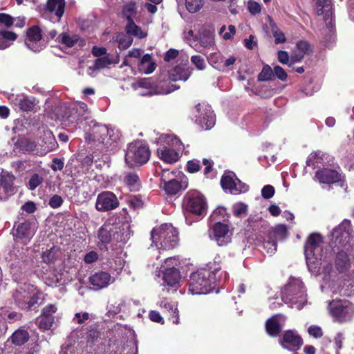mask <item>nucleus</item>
Returning <instances> with one entry per match:
<instances>
[{
  "mask_svg": "<svg viewBox=\"0 0 354 354\" xmlns=\"http://www.w3.org/2000/svg\"><path fill=\"white\" fill-rule=\"evenodd\" d=\"M192 68L187 65L176 66L168 71L169 78L171 81H186L192 74Z\"/></svg>",
  "mask_w": 354,
  "mask_h": 354,
  "instance_id": "nucleus-27",
  "label": "nucleus"
},
{
  "mask_svg": "<svg viewBox=\"0 0 354 354\" xmlns=\"http://www.w3.org/2000/svg\"><path fill=\"white\" fill-rule=\"evenodd\" d=\"M8 99L15 106H17L24 111L33 110L36 105V100L35 97H28L23 94L17 95L10 93L8 95Z\"/></svg>",
  "mask_w": 354,
  "mask_h": 354,
  "instance_id": "nucleus-20",
  "label": "nucleus"
},
{
  "mask_svg": "<svg viewBox=\"0 0 354 354\" xmlns=\"http://www.w3.org/2000/svg\"><path fill=\"white\" fill-rule=\"evenodd\" d=\"M220 267H215L213 271L201 269L190 275L189 291L192 295L207 294L212 290L216 282L221 280L223 273H220Z\"/></svg>",
  "mask_w": 354,
  "mask_h": 354,
  "instance_id": "nucleus-1",
  "label": "nucleus"
},
{
  "mask_svg": "<svg viewBox=\"0 0 354 354\" xmlns=\"http://www.w3.org/2000/svg\"><path fill=\"white\" fill-rule=\"evenodd\" d=\"M142 52L138 48H133L131 50L129 51L128 55H127L124 59L123 64L126 66H131L133 64L132 62L129 60V58H140Z\"/></svg>",
  "mask_w": 354,
  "mask_h": 354,
  "instance_id": "nucleus-55",
  "label": "nucleus"
},
{
  "mask_svg": "<svg viewBox=\"0 0 354 354\" xmlns=\"http://www.w3.org/2000/svg\"><path fill=\"white\" fill-rule=\"evenodd\" d=\"M89 319V314L86 312L77 313L73 318V322L77 324L85 323Z\"/></svg>",
  "mask_w": 354,
  "mask_h": 354,
  "instance_id": "nucleus-62",
  "label": "nucleus"
},
{
  "mask_svg": "<svg viewBox=\"0 0 354 354\" xmlns=\"http://www.w3.org/2000/svg\"><path fill=\"white\" fill-rule=\"evenodd\" d=\"M25 44L33 52H39L43 48L44 42L41 41V31L38 27L33 26L28 29Z\"/></svg>",
  "mask_w": 354,
  "mask_h": 354,
  "instance_id": "nucleus-22",
  "label": "nucleus"
},
{
  "mask_svg": "<svg viewBox=\"0 0 354 354\" xmlns=\"http://www.w3.org/2000/svg\"><path fill=\"white\" fill-rule=\"evenodd\" d=\"M351 227L350 221L344 220L337 227H336L331 233L332 241L335 247L342 248L348 250L350 247V234Z\"/></svg>",
  "mask_w": 354,
  "mask_h": 354,
  "instance_id": "nucleus-14",
  "label": "nucleus"
},
{
  "mask_svg": "<svg viewBox=\"0 0 354 354\" xmlns=\"http://www.w3.org/2000/svg\"><path fill=\"white\" fill-rule=\"evenodd\" d=\"M124 183L131 189L137 190L140 186L139 178L136 174L129 173L124 176Z\"/></svg>",
  "mask_w": 354,
  "mask_h": 354,
  "instance_id": "nucleus-46",
  "label": "nucleus"
},
{
  "mask_svg": "<svg viewBox=\"0 0 354 354\" xmlns=\"http://www.w3.org/2000/svg\"><path fill=\"white\" fill-rule=\"evenodd\" d=\"M14 176L10 175L1 176L0 178V198H6L8 196L13 194Z\"/></svg>",
  "mask_w": 354,
  "mask_h": 354,
  "instance_id": "nucleus-30",
  "label": "nucleus"
},
{
  "mask_svg": "<svg viewBox=\"0 0 354 354\" xmlns=\"http://www.w3.org/2000/svg\"><path fill=\"white\" fill-rule=\"evenodd\" d=\"M40 145L45 154L57 149L58 144L51 131H44V135Z\"/></svg>",
  "mask_w": 354,
  "mask_h": 354,
  "instance_id": "nucleus-31",
  "label": "nucleus"
},
{
  "mask_svg": "<svg viewBox=\"0 0 354 354\" xmlns=\"http://www.w3.org/2000/svg\"><path fill=\"white\" fill-rule=\"evenodd\" d=\"M138 84L140 87L149 89L147 93H140L142 95H166L179 88V86L167 82L164 79L157 84L152 83L149 80H142Z\"/></svg>",
  "mask_w": 354,
  "mask_h": 354,
  "instance_id": "nucleus-12",
  "label": "nucleus"
},
{
  "mask_svg": "<svg viewBox=\"0 0 354 354\" xmlns=\"http://www.w3.org/2000/svg\"><path fill=\"white\" fill-rule=\"evenodd\" d=\"M0 315L4 318L7 317L10 322H16L21 319L22 315L15 311H8L7 309L1 308Z\"/></svg>",
  "mask_w": 354,
  "mask_h": 354,
  "instance_id": "nucleus-50",
  "label": "nucleus"
},
{
  "mask_svg": "<svg viewBox=\"0 0 354 354\" xmlns=\"http://www.w3.org/2000/svg\"><path fill=\"white\" fill-rule=\"evenodd\" d=\"M328 310L330 315L340 322L351 318L353 315V307L346 300H333L328 304Z\"/></svg>",
  "mask_w": 354,
  "mask_h": 354,
  "instance_id": "nucleus-13",
  "label": "nucleus"
},
{
  "mask_svg": "<svg viewBox=\"0 0 354 354\" xmlns=\"http://www.w3.org/2000/svg\"><path fill=\"white\" fill-rule=\"evenodd\" d=\"M163 170L161 182L163 184V189L167 194L175 195L180 190L185 189L187 187L186 177L180 172Z\"/></svg>",
  "mask_w": 354,
  "mask_h": 354,
  "instance_id": "nucleus-7",
  "label": "nucleus"
},
{
  "mask_svg": "<svg viewBox=\"0 0 354 354\" xmlns=\"http://www.w3.org/2000/svg\"><path fill=\"white\" fill-rule=\"evenodd\" d=\"M35 225L29 222H24L20 223L17 229L15 236L20 239H30L35 234Z\"/></svg>",
  "mask_w": 354,
  "mask_h": 354,
  "instance_id": "nucleus-34",
  "label": "nucleus"
},
{
  "mask_svg": "<svg viewBox=\"0 0 354 354\" xmlns=\"http://www.w3.org/2000/svg\"><path fill=\"white\" fill-rule=\"evenodd\" d=\"M184 209L195 215H203L206 212L207 203L205 197L197 191L188 192L184 198Z\"/></svg>",
  "mask_w": 354,
  "mask_h": 354,
  "instance_id": "nucleus-10",
  "label": "nucleus"
},
{
  "mask_svg": "<svg viewBox=\"0 0 354 354\" xmlns=\"http://www.w3.org/2000/svg\"><path fill=\"white\" fill-rule=\"evenodd\" d=\"M279 343L283 348L295 351L301 347L303 342L301 337L295 331L288 330L283 333Z\"/></svg>",
  "mask_w": 354,
  "mask_h": 354,
  "instance_id": "nucleus-23",
  "label": "nucleus"
},
{
  "mask_svg": "<svg viewBox=\"0 0 354 354\" xmlns=\"http://www.w3.org/2000/svg\"><path fill=\"white\" fill-rule=\"evenodd\" d=\"M149 157L150 151L148 146L144 142L138 140L129 145L125 153V161L132 167L145 164Z\"/></svg>",
  "mask_w": 354,
  "mask_h": 354,
  "instance_id": "nucleus-5",
  "label": "nucleus"
},
{
  "mask_svg": "<svg viewBox=\"0 0 354 354\" xmlns=\"http://www.w3.org/2000/svg\"><path fill=\"white\" fill-rule=\"evenodd\" d=\"M263 248L267 251L270 255L274 254L277 251V241L270 237L268 241H266L263 244Z\"/></svg>",
  "mask_w": 354,
  "mask_h": 354,
  "instance_id": "nucleus-56",
  "label": "nucleus"
},
{
  "mask_svg": "<svg viewBox=\"0 0 354 354\" xmlns=\"http://www.w3.org/2000/svg\"><path fill=\"white\" fill-rule=\"evenodd\" d=\"M220 60V62H215L216 66L214 67L221 71H225L230 66L234 64L236 59L233 57H230L225 59L223 57H221Z\"/></svg>",
  "mask_w": 354,
  "mask_h": 354,
  "instance_id": "nucleus-49",
  "label": "nucleus"
},
{
  "mask_svg": "<svg viewBox=\"0 0 354 354\" xmlns=\"http://www.w3.org/2000/svg\"><path fill=\"white\" fill-rule=\"evenodd\" d=\"M326 156V154L321 151L313 152L309 155L306 164L309 167H318L319 164H323L324 162Z\"/></svg>",
  "mask_w": 354,
  "mask_h": 354,
  "instance_id": "nucleus-40",
  "label": "nucleus"
},
{
  "mask_svg": "<svg viewBox=\"0 0 354 354\" xmlns=\"http://www.w3.org/2000/svg\"><path fill=\"white\" fill-rule=\"evenodd\" d=\"M55 322L54 317H46L41 315L37 319V326L42 330H50Z\"/></svg>",
  "mask_w": 354,
  "mask_h": 354,
  "instance_id": "nucleus-44",
  "label": "nucleus"
},
{
  "mask_svg": "<svg viewBox=\"0 0 354 354\" xmlns=\"http://www.w3.org/2000/svg\"><path fill=\"white\" fill-rule=\"evenodd\" d=\"M43 181V178L37 174L31 176L28 183V187L30 190H34Z\"/></svg>",
  "mask_w": 354,
  "mask_h": 354,
  "instance_id": "nucleus-54",
  "label": "nucleus"
},
{
  "mask_svg": "<svg viewBox=\"0 0 354 354\" xmlns=\"http://www.w3.org/2000/svg\"><path fill=\"white\" fill-rule=\"evenodd\" d=\"M112 63H113V62L107 56H104V57L97 58L95 61L94 64H95V68L100 70V69L104 68L105 67H107Z\"/></svg>",
  "mask_w": 354,
  "mask_h": 354,
  "instance_id": "nucleus-57",
  "label": "nucleus"
},
{
  "mask_svg": "<svg viewBox=\"0 0 354 354\" xmlns=\"http://www.w3.org/2000/svg\"><path fill=\"white\" fill-rule=\"evenodd\" d=\"M71 280V279L67 276L66 272L55 270L53 273L46 277V283L50 286H57L65 284Z\"/></svg>",
  "mask_w": 354,
  "mask_h": 354,
  "instance_id": "nucleus-33",
  "label": "nucleus"
},
{
  "mask_svg": "<svg viewBox=\"0 0 354 354\" xmlns=\"http://www.w3.org/2000/svg\"><path fill=\"white\" fill-rule=\"evenodd\" d=\"M282 301L292 308L301 309L306 304L307 299L302 281L290 278L281 292Z\"/></svg>",
  "mask_w": 354,
  "mask_h": 354,
  "instance_id": "nucleus-3",
  "label": "nucleus"
},
{
  "mask_svg": "<svg viewBox=\"0 0 354 354\" xmlns=\"http://www.w3.org/2000/svg\"><path fill=\"white\" fill-rule=\"evenodd\" d=\"M203 0H185L186 8L191 13L198 12L203 8Z\"/></svg>",
  "mask_w": 354,
  "mask_h": 354,
  "instance_id": "nucleus-48",
  "label": "nucleus"
},
{
  "mask_svg": "<svg viewBox=\"0 0 354 354\" xmlns=\"http://www.w3.org/2000/svg\"><path fill=\"white\" fill-rule=\"evenodd\" d=\"M151 239L158 250H171L178 243V231L171 224H162L152 230Z\"/></svg>",
  "mask_w": 354,
  "mask_h": 354,
  "instance_id": "nucleus-2",
  "label": "nucleus"
},
{
  "mask_svg": "<svg viewBox=\"0 0 354 354\" xmlns=\"http://www.w3.org/2000/svg\"><path fill=\"white\" fill-rule=\"evenodd\" d=\"M119 205L116 196L111 192H103L98 194L95 207L98 211L106 212L115 209Z\"/></svg>",
  "mask_w": 354,
  "mask_h": 354,
  "instance_id": "nucleus-18",
  "label": "nucleus"
},
{
  "mask_svg": "<svg viewBox=\"0 0 354 354\" xmlns=\"http://www.w3.org/2000/svg\"><path fill=\"white\" fill-rule=\"evenodd\" d=\"M323 238L317 233L311 234L305 245L306 264L311 272L318 271L322 265Z\"/></svg>",
  "mask_w": 354,
  "mask_h": 354,
  "instance_id": "nucleus-4",
  "label": "nucleus"
},
{
  "mask_svg": "<svg viewBox=\"0 0 354 354\" xmlns=\"http://www.w3.org/2000/svg\"><path fill=\"white\" fill-rule=\"evenodd\" d=\"M221 184L224 190L237 194L248 190V186L242 183L233 172L225 173L221 180Z\"/></svg>",
  "mask_w": 354,
  "mask_h": 354,
  "instance_id": "nucleus-17",
  "label": "nucleus"
},
{
  "mask_svg": "<svg viewBox=\"0 0 354 354\" xmlns=\"http://www.w3.org/2000/svg\"><path fill=\"white\" fill-rule=\"evenodd\" d=\"M162 279L165 284L174 288L178 287L181 279L178 268H167L162 271Z\"/></svg>",
  "mask_w": 354,
  "mask_h": 354,
  "instance_id": "nucleus-28",
  "label": "nucleus"
},
{
  "mask_svg": "<svg viewBox=\"0 0 354 354\" xmlns=\"http://www.w3.org/2000/svg\"><path fill=\"white\" fill-rule=\"evenodd\" d=\"M309 50V44L305 41L297 42L295 48L291 55V62L292 63L300 62Z\"/></svg>",
  "mask_w": 354,
  "mask_h": 354,
  "instance_id": "nucleus-35",
  "label": "nucleus"
},
{
  "mask_svg": "<svg viewBox=\"0 0 354 354\" xmlns=\"http://www.w3.org/2000/svg\"><path fill=\"white\" fill-rule=\"evenodd\" d=\"M160 307L165 313H167L171 317L174 324H179L178 310L177 304L176 302L169 301L167 299H163L160 303Z\"/></svg>",
  "mask_w": 354,
  "mask_h": 354,
  "instance_id": "nucleus-32",
  "label": "nucleus"
},
{
  "mask_svg": "<svg viewBox=\"0 0 354 354\" xmlns=\"http://www.w3.org/2000/svg\"><path fill=\"white\" fill-rule=\"evenodd\" d=\"M180 264L179 259L176 257H169L165 259L162 268L164 270L167 268H178Z\"/></svg>",
  "mask_w": 354,
  "mask_h": 354,
  "instance_id": "nucleus-59",
  "label": "nucleus"
},
{
  "mask_svg": "<svg viewBox=\"0 0 354 354\" xmlns=\"http://www.w3.org/2000/svg\"><path fill=\"white\" fill-rule=\"evenodd\" d=\"M191 62L198 70H204L206 67V63L204 58L200 55L192 56Z\"/></svg>",
  "mask_w": 354,
  "mask_h": 354,
  "instance_id": "nucleus-58",
  "label": "nucleus"
},
{
  "mask_svg": "<svg viewBox=\"0 0 354 354\" xmlns=\"http://www.w3.org/2000/svg\"><path fill=\"white\" fill-rule=\"evenodd\" d=\"M199 42L202 47L209 48L214 46V36L211 31H203L201 32Z\"/></svg>",
  "mask_w": 354,
  "mask_h": 354,
  "instance_id": "nucleus-42",
  "label": "nucleus"
},
{
  "mask_svg": "<svg viewBox=\"0 0 354 354\" xmlns=\"http://www.w3.org/2000/svg\"><path fill=\"white\" fill-rule=\"evenodd\" d=\"M308 332L309 335L315 338H319L323 335L322 329L321 327L312 325L308 327Z\"/></svg>",
  "mask_w": 354,
  "mask_h": 354,
  "instance_id": "nucleus-61",
  "label": "nucleus"
},
{
  "mask_svg": "<svg viewBox=\"0 0 354 354\" xmlns=\"http://www.w3.org/2000/svg\"><path fill=\"white\" fill-rule=\"evenodd\" d=\"M272 236L274 238V240H283L288 236V230L284 225H278L275 226L272 231Z\"/></svg>",
  "mask_w": 354,
  "mask_h": 354,
  "instance_id": "nucleus-47",
  "label": "nucleus"
},
{
  "mask_svg": "<svg viewBox=\"0 0 354 354\" xmlns=\"http://www.w3.org/2000/svg\"><path fill=\"white\" fill-rule=\"evenodd\" d=\"M315 179L317 180L321 184L329 185L339 182L341 179V175L334 169L324 168L316 171Z\"/></svg>",
  "mask_w": 354,
  "mask_h": 354,
  "instance_id": "nucleus-26",
  "label": "nucleus"
},
{
  "mask_svg": "<svg viewBox=\"0 0 354 354\" xmlns=\"http://www.w3.org/2000/svg\"><path fill=\"white\" fill-rule=\"evenodd\" d=\"M65 7V0H48L46 4V11L55 15L57 19V21H59L64 15Z\"/></svg>",
  "mask_w": 354,
  "mask_h": 354,
  "instance_id": "nucleus-29",
  "label": "nucleus"
},
{
  "mask_svg": "<svg viewBox=\"0 0 354 354\" xmlns=\"http://www.w3.org/2000/svg\"><path fill=\"white\" fill-rule=\"evenodd\" d=\"M269 28L270 32L274 37V41L276 44H281L286 41V37L284 34L279 29L274 21L271 17H268Z\"/></svg>",
  "mask_w": 354,
  "mask_h": 354,
  "instance_id": "nucleus-41",
  "label": "nucleus"
},
{
  "mask_svg": "<svg viewBox=\"0 0 354 354\" xmlns=\"http://www.w3.org/2000/svg\"><path fill=\"white\" fill-rule=\"evenodd\" d=\"M173 145L176 147V150L163 147L157 150L158 157L167 163H174L179 158L178 151L183 149L182 142L177 138L173 140Z\"/></svg>",
  "mask_w": 354,
  "mask_h": 354,
  "instance_id": "nucleus-21",
  "label": "nucleus"
},
{
  "mask_svg": "<svg viewBox=\"0 0 354 354\" xmlns=\"http://www.w3.org/2000/svg\"><path fill=\"white\" fill-rule=\"evenodd\" d=\"M351 257V254H348L343 250L337 252L335 258V266L339 272H344L349 268Z\"/></svg>",
  "mask_w": 354,
  "mask_h": 354,
  "instance_id": "nucleus-36",
  "label": "nucleus"
},
{
  "mask_svg": "<svg viewBox=\"0 0 354 354\" xmlns=\"http://www.w3.org/2000/svg\"><path fill=\"white\" fill-rule=\"evenodd\" d=\"M64 109V113L62 115L63 120L75 122L81 120L82 118H86L88 107L84 102H77L65 106Z\"/></svg>",
  "mask_w": 354,
  "mask_h": 354,
  "instance_id": "nucleus-16",
  "label": "nucleus"
},
{
  "mask_svg": "<svg viewBox=\"0 0 354 354\" xmlns=\"http://www.w3.org/2000/svg\"><path fill=\"white\" fill-rule=\"evenodd\" d=\"M273 77V71L268 65H266L263 66L261 72L259 73L258 76V79L260 81H267L270 80Z\"/></svg>",
  "mask_w": 354,
  "mask_h": 354,
  "instance_id": "nucleus-52",
  "label": "nucleus"
},
{
  "mask_svg": "<svg viewBox=\"0 0 354 354\" xmlns=\"http://www.w3.org/2000/svg\"><path fill=\"white\" fill-rule=\"evenodd\" d=\"M126 31L128 35L136 36L140 39L144 38L147 35V33L145 32L140 27L136 26L132 19H129V21L126 26Z\"/></svg>",
  "mask_w": 354,
  "mask_h": 354,
  "instance_id": "nucleus-43",
  "label": "nucleus"
},
{
  "mask_svg": "<svg viewBox=\"0 0 354 354\" xmlns=\"http://www.w3.org/2000/svg\"><path fill=\"white\" fill-rule=\"evenodd\" d=\"M63 199L60 196L53 195L49 200L48 204L52 208H58L63 203Z\"/></svg>",
  "mask_w": 354,
  "mask_h": 354,
  "instance_id": "nucleus-64",
  "label": "nucleus"
},
{
  "mask_svg": "<svg viewBox=\"0 0 354 354\" xmlns=\"http://www.w3.org/2000/svg\"><path fill=\"white\" fill-rule=\"evenodd\" d=\"M231 235L228 225L221 221H216L209 230L210 239L216 241L219 246L225 245L230 243Z\"/></svg>",
  "mask_w": 354,
  "mask_h": 354,
  "instance_id": "nucleus-15",
  "label": "nucleus"
},
{
  "mask_svg": "<svg viewBox=\"0 0 354 354\" xmlns=\"http://www.w3.org/2000/svg\"><path fill=\"white\" fill-rule=\"evenodd\" d=\"M120 137L118 129L109 128L104 124H95L91 133L86 136V139L91 142H98L105 145H111L110 141L115 142Z\"/></svg>",
  "mask_w": 354,
  "mask_h": 354,
  "instance_id": "nucleus-8",
  "label": "nucleus"
},
{
  "mask_svg": "<svg viewBox=\"0 0 354 354\" xmlns=\"http://www.w3.org/2000/svg\"><path fill=\"white\" fill-rule=\"evenodd\" d=\"M212 217L214 220L217 221H225L229 216L227 214V209L225 207H220L216 209L213 214H212Z\"/></svg>",
  "mask_w": 354,
  "mask_h": 354,
  "instance_id": "nucleus-51",
  "label": "nucleus"
},
{
  "mask_svg": "<svg viewBox=\"0 0 354 354\" xmlns=\"http://www.w3.org/2000/svg\"><path fill=\"white\" fill-rule=\"evenodd\" d=\"M13 298L19 308L28 310L34 308L38 301L35 288L29 283L19 286L13 294Z\"/></svg>",
  "mask_w": 354,
  "mask_h": 354,
  "instance_id": "nucleus-6",
  "label": "nucleus"
},
{
  "mask_svg": "<svg viewBox=\"0 0 354 354\" xmlns=\"http://www.w3.org/2000/svg\"><path fill=\"white\" fill-rule=\"evenodd\" d=\"M286 322V317L282 314H277L268 319L266 323V329L268 334L272 337H277L281 333Z\"/></svg>",
  "mask_w": 354,
  "mask_h": 354,
  "instance_id": "nucleus-24",
  "label": "nucleus"
},
{
  "mask_svg": "<svg viewBox=\"0 0 354 354\" xmlns=\"http://www.w3.org/2000/svg\"><path fill=\"white\" fill-rule=\"evenodd\" d=\"M59 252V248L53 247L50 250H46V252H44L41 254V259L42 261L49 264L55 261L56 259V257L57 256V254Z\"/></svg>",
  "mask_w": 354,
  "mask_h": 354,
  "instance_id": "nucleus-45",
  "label": "nucleus"
},
{
  "mask_svg": "<svg viewBox=\"0 0 354 354\" xmlns=\"http://www.w3.org/2000/svg\"><path fill=\"white\" fill-rule=\"evenodd\" d=\"M56 41L64 45L66 47H73L77 44L81 42L80 38L77 35H70L67 32L60 34L57 38Z\"/></svg>",
  "mask_w": 354,
  "mask_h": 354,
  "instance_id": "nucleus-38",
  "label": "nucleus"
},
{
  "mask_svg": "<svg viewBox=\"0 0 354 354\" xmlns=\"http://www.w3.org/2000/svg\"><path fill=\"white\" fill-rule=\"evenodd\" d=\"M0 35L3 37V39L8 41V43H9V41H15L17 38V34L12 31H8L6 30H1Z\"/></svg>",
  "mask_w": 354,
  "mask_h": 354,
  "instance_id": "nucleus-60",
  "label": "nucleus"
},
{
  "mask_svg": "<svg viewBox=\"0 0 354 354\" xmlns=\"http://www.w3.org/2000/svg\"><path fill=\"white\" fill-rule=\"evenodd\" d=\"M247 211L248 205L243 203H236L232 206V212L236 216H241L243 214H245Z\"/></svg>",
  "mask_w": 354,
  "mask_h": 354,
  "instance_id": "nucleus-53",
  "label": "nucleus"
},
{
  "mask_svg": "<svg viewBox=\"0 0 354 354\" xmlns=\"http://www.w3.org/2000/svg\"><path fill=\"white\" fill-rule=\"evenodd\" d=\"M138 68L140 72L145 74H149L154 71L156 69V64L152 61L149 54L145 55L138 60Z\"/></svg>",
  "mask_w": 354,
  "mask_h": 354,
  "instance_id": "nucleus-37",
  "label": "nucleus"
},
{
  "mask_svg": "<svg viewBox=\"0 0 354 354\" xmlns=\"http://www.w3.org/2000/svg\"><path fill=\"white\" fill-rule=\"evenodd\" d=\"M196 122L202 128H212L216 121L215 115L211 106L205 103L198 104L193 110Z\"/></svg>",
  "mask_w": 354,
  "mask_h": 354,
  "instance_id": "nucleus-11",
  "label": "nucleus"
},
{
  "mask_svg": "<svg viewBox=\"0 0 354 354\" xmlns=\"http://www.w3.org/2000/svg\"><path fill=\"white\" fill-rule=\"evenodd\" d=\"M113 282L114 278L104 271L97 272L89 277V283L95 290L104 288Z\"/></svg>",
  "mask_w": 354,
  "mask_h": 354,
  "instance_id": "nucleus-25",
  "label": "nucleus"
},
{
  "mask_svg": "<svg viewBox=\"0 0 354 354\" xmlns=\"http://www.w3.org/2000/svg\"><path fill=\"white\" fill-rule=\"evenodd\" d=\"M274 194V188L270 185L264 186L261 189V195L264 198H272Z\"/></svg>",
  "mask_w": 354,
  "mask_h": 354,
  "instance_id": "nucleus-63",
  "label": "nucleus"
},
{
  "mask_svg": "<svg viewBox=\"0 0 354 354\" xmlns=\"http://www.w3.org/2000/svg\"><path fill=\"white\" fill-rule=\"evenodd\" d=\"M124 228L112 223H104L98 230L97 239L99 243L106 246L112 240L116 242H126L127 234L123 232Z\"/></svg>",
  "mask_w": 354,
  "mask_h": 354,
  "instance_id": "nucleus-9",
  "label": "nucleus"
},
{
  "mask_svg": "<svg viewBox=\"0 0 354 354\" xmlns=\"http://www.w3.org/2000/svg\"><path fill=\"white\" fill-rule=\"evenodd\" d=\"M30 338L28 332L26 330L19 328L15 330L10 339L11 342L15 346H21L24 344Z\"/></svg>",
  "mask_w": 354,
  "mask_h": 354,
  "instance_id": "nucleus-39",
  "label": "nucleus"
},
{
  "mask_svg": "<svg viewBox=\"0 0 354 354\" xmlns=\"http://www.w3.org/2000/svg\"><path fill=\"white\" fill-rule=\"evenodd\" d=\"M318 15H322L326 25L330 31L333 27V8L331 0H313Z\"/></svg>",
  "mask_w": 354,
  "mask_h": 354,
  "instance_id": "nucleus-19",
  "label": "nucleus"
}]
</instances>
